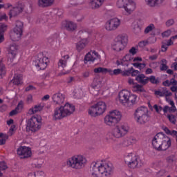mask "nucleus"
Segmentation results:
<instances>
[{
	"label": "nucleus",
	"mask_w": 177,
	"mask_h": 177,
	"mask_svg": "<svg viewBox=\"0 0 177 177\" xmlns=\"http://www.w3.org/2000/svg\"><path fill=\"white\" fill-rule=\"evenodd\" d=\"M64 95H63L61 93H56L55 94L53 95L52 96V100L53 101V102L55 104H58L59 106H60V104H63V103H64Z\"/></svg>",
	"instance_id": "20"
},
{
	"label": "nucleus",
	"mask_w": 177,
	"mask_h": 177,
	"mask_svg": "<svg viewBox=\"0 0 177 177\" xmlns=\"http://www.w3.org/2000/svg\"><path fill=\"white\" fill-rule=\"evenodd\" d=\"M8 30V25L5 24H0V34H3Z\"/></svg>",
	"instance_id": "45"
},
{
	"label": "nucleus",
	"mask_w": 177,
	"mask_h": 177,
	"mask_svg": "<svg viewBox=\"0 0 177 177\" xmlns=\"http://www.w3.org/2000/svg\"><path fill=\"white\" fill-rule=\"evenodd\" d=\"M130 93H131L127 90H122L119 93V100L124 106H127Z\"/></svg>",
	"instance_id": "18"
},
{
	"label": "nucleus",
	"mask_w": 177,
	"mask_h": 177,
	"mask_svg": "<svg viewBox=\"0 0 177 177\" xmlns=\"http://www.w3.org/2000/svg\"><path fill=\"white\" fill-rule=\"evenodd\" d=\"M155 95L156 96H172V93L168 90H167V88H163L162 91H155Z\"/></svg>",
	"instance_id": "26"
},
{
	"label": "nucleus",
	"mask_w": 177,
	"mask_h": 177,
	"mask_svg": "<svg viewBox=\"0 0 177 177\" xmlns=\"http://www.w3.org/2000/svg\"><path fill=\"white\" fill-rule=\"evenodd\" d=\"M129 131V127L127 124H121L120 126H116L113 129L112 135L115 138H122V136H125L128 133Z\"/></svg>",
	"instance_id": "12"
},
{
	"label": "nucleus",
	"mask_w": 177,
	"mask_h": 177,
	"mask_svg": "<svg viewBox=\"0 0 177 177\" xmlns=\"http://www.w3.org/2000/svg\"><path fill=\"white\" fill-rule=\"evenodd\" d=\"M121 112L118 110H114L105 116L104 122L109 127H114L115 124H118V122L121 121Z\"/></svg>",
	"instance_id": "8"
},
{
	"label": "nucleus",
	"mask_w": 177,
	"mask_h": 177,
	"mask_svg": "<svg viewBox=\"0 0 177 177\" xmlns=\"http://www.w3.org/2000/svg\"><path fill=\"white\" fill-rule=\"evenodd\" d=\"M35 174L36 175V177H44V175H45V173H44L43 171H35Z\"/></svg>",
	"instance_id": "60"
},
{
	"label": "nucleus",
	"mask_w": 177,
	"mask_h": 177,
	"mask_svg": "<svg viewBox=\"0 0 177 177\" xmlns=\"http://www.w3.org/2000/svg\"><path fill=\"white\" fill-rule=\"evenodd\" d=\"M17 153L18 156H21V158H28V157H31V148L28 147H19L17 149Z\"/></svg>",
	"instance_id": "14"
},
{
	"label": "nucleus",
	"mask_w": 177,
	"mask_h": 177,
	"mask_svg": "<svg viewBox=\"0 0 177 177\" xmlns=\"http://www.w3.org/2000/svg\"><path fill=\"white\" fill-rule=\"evenodd\" d=\"M15 27L24 30V23L20 20H16Z\"/></svg>",
	"instance_id": "44"
},
{
	"label": "nucleus",
	"mask_w": 177,
	"mask_h": 177,
	"mask_svg": "<svg viewBox=\"0 0 177 177\" xmlns=\"http://www.w3.org/2000/svg\"><path fill=\"white\" fill-rule=\"evenodd\" d=\"M171 45H174V41H172L171 38L167 41H162L161 46L162 52H167L168 46H171Z\"/></svg>",
	"instance_id": "30"
},
{
	"label": "nucleus",
	"mask_w": 177,
	"mask_h": 177,
	"mask_svg": "<svg viewBox=\"0 0 177 177\" xmlns=\"http://www.w3.org/2000/svg\"><path fill=\"white\" fill-rule=\"evenodd\" d=\"M137 142L136 138L133 137H130L128 139L124 140V145L125 146H131V145H133Z\"/></svg>",
	"instance_id": "37"
},
{
	"label": "nucleus",
	"mask_w": 177,
	"mask_h": 177,
	"mask_svg": "<svg viewBox=\"0 0 177 177\" xmlns=\"http://www.w3.org/2000/svg\"><path fill=\"white\" fill-rule=\"evenodd\" d=\"M15 128H16V126L12 125L11 127L9 129L8 133L10 136H12L13 135V131H15Z\"/></svg>",
	"instance_id": "63"
},
{
	"label": "nucleus",
	"mask_w": 177,
	"mask_h": 177,
	"mask_svg": "<svg viewBox=\"0 0 177 177\" xmlns=\"http://www.w3.org/2000/svg\"><path fill=\"white\" fill-rule=\"evenodd\" d=\"M21 35H23L12 30V32L10 33V39H12L14 42H16L17 41H20V39L21 38Z\"/></svg>",
	"instance_id": "32"
},
{
	"label": "nucleus",
	"mask_w": 177,
	"mask_h": 177,
	"mask_svg": "<svg viewBox=\"0 0 177 177\" xmlns=\"http://www.w3.org/2000/svg\"><path fill=\"white\" fill-rule=\"evenodd\" d=\"M90 75H91V71H86L82 73V78L86 80V78H89Z\"/></svg>",
	"instance_id": "49"
},
{
	"label": "nucleus",
	"mask_w": 177,
	"mask_h": 177,
	"mask_svg": "<svg viewBox=\"0 0 177 177\" xmlns=\"http://www.w3.org/2000/svg\"><path fill=\"white\" fill-rule=\"evenodd\" d=\"M134 120L139 125H145V124L149 122L150 120L149 109L145 106H141L136 109L134 113Z\"/></svg>",
	"instance_id": "4"
},
{
	"label": "nucleus",
	"mask_w": 177,
	"mask_h": 177,
	"mask_svg": "<svg viewBox=\"0 0 177 177\" xmlns=\"http://www.w3.org/2000/svg\"><path fill=\"white\" fill-rule=\"evenodd\" d=\"M149 81H150L151 84H155L157 85V84H160V80H158V78H156V76L151 75L149 77Z\"/></svg>",
	"instance_id": "43"
},
{
	"label": "nucleus",
	"mask_w": 177,
	"mask_h": 177,
	"mask_svg": "<svg viewBox=\"0 0 177 177\" xmlns=\"http://www.w3.org/2000/svg\"><path fill=\"white\" fill-rule=\"evenodd\" d=\"M0 169L1 171H5L6 169H8V165H6V162H0Z\"/></svg>",
	"instance_id": "52"
},
{
	"label": "nucleus",
	"mask_w": 177,
	"mask_h": 177,
	"mask_svg": "<svg viewBox=\"0 0 177 177\" xmlns=\"http://www.w3.org/2000/svg\"><path fill=\"white\" fill-rule=\"evenodd\" d=\"M74 111H75V106L73 104L66 103L64 106L55 109L54 113L53 114V120L54 121L62 120L64 118V117L71 115Z\"/></svg>",
	"instance_id": "3"
},
{
	"label": "nucleus",
	"mask_w": 177,
	"mask_h": 177,
	"mask_svg": "<svg viewBox=\"0 0 177 177\" xmlns=\"http://www.w3.org/2000/svg\"><path fill=\"white\" fill-rule=\"evenodd\" d=\"M167 118H168L169 121H170V122H171V124H175L176 119H175L174 115H173V114L168 115Z\"/></svg>",
	"instance_id": "50"
},
{
	"label": "nucleus",
	"mask_w": 177,
	"mask_h": 177,
	"mask_svg": "<svg viewBox=\"0 0 177 177\" xmlns=\"http://www.w3.org/2000/svg\"><path fill=\"white\" fill-rule=\"evenodd\" d=\"M97 59H100V55L96 51H93L92 54L91 53H88L85 57H84V63L86 64L88 62H94L95 60H97Z\"/></svg>",
	"instance_id": "19"
},
{
	"label": "nucleus",
	"mask_w": 177,
	"mask_h": 177,
	"mask_svg": "<svg viewBox=\"0 0 177 177\" xmlns=\"http://www.w3.org/2000/svg\"><path fill=\"white\" fill-rule=\"evenodd\" d=\"M152 146L158 151L167 150L171 147V138L164 133H158L152 140Z\"/></svg>",
	"instance_id": "2"
},
{
	"label": "nucleus",
	"mask_w": 177,
	"mask_h": 177,
	"mask_svg": "<svg viewBox=\"0 0 177 177\" xmlns=\"http://www.w3.org/2000/svg\"><path fill=\"white\" fill-rule=\"evenodd\" d=\"M19 48L16 44L12 43L8 47V53L11 55V58L15 59L16 57V55H17V50Z\"/></svg>",
	"instance_id": "23"
},
{
	"label": "nucleus",
	"mask_w": 177,
	"mask_h": 177,
	"mask_svg": "<svg viewBox=\"0 0 177 177\" xmlns=\"http://www.w3.org/2000/svg\"><path fill=\"white\" fill-rule=\"evenodd\" d=\"M8 15H6V13L0 15V21H3V20H5V21H8Z\"/></svg>",
	"instance_id": "61"
},
{
	"label": "nucleus",
	"mask_w": 177,
	"mask_h": 177,
	"mask_svg": "<svg viewBox=\"0 0 177 177\" xmlns=\"http://www.w3.org/2000/svg\"><path fill=\"white\" fill-rule=\"evenodd\" d=\"M1 138H3V140H4L6 142V140L9 139V136L3 133H0V139Z\"/></svg>",
	"instance_id": "59"
},
{
	"label": "nucleus",
	"mask_w": 177,
	"mask_h": 177,
	"mask_svg": "<svg viewBox=\"0 0 177 177\" xmlns=\"http://www.w3.org/2000/svg\"><path fill=\"white\" fill-rule=\"evenodd\" d=\"M64 28L66 30V31H70L71 32H73V31H75V30H77V24H75L73 21H65L64 24Z\"/></svg>",
	"instance_id": "21"
},
{
	"label": "nucleus",
	"mask_w": 177,
	"mask_h": 177,
	"mask_svg": "<svg viewBox=\"0 0 177 177\" xmlns=\"http://www.w3.org/2000/svg\"><path fill=\"white\" fill-rule=\"evenodd\" d=\"M109 68H103V67H98L94 68L93 71L95 74H99L101 73V74H107L109 73Z\"/></svg>",
	"instance_id": "35"
},
{
	"label": "nucleus",
	"mask_w": 177,
	"mask_h": 177,
	"mask_svg": "<svg viewBox=\"0 0 177 177\" xmlns=\"http://www.w3.org/2000/svg\"><path fill=\"white\" fill-rule=\"evenodd\" d=\"M171 30H167L162 33V37L163 38H168L171 35Z\"/></svg>",
	"instance_id": "51"
},
{
	"label": "nucleus",
	"mask_w": 177,
	"mask_h": 177,
	"mask_svg": "<svg viewBox=\"0 0 177 177\" xmlns=\"http://www.w3.org/2000/svg\"><path fill=\"white\" fill-rule=\"evenodd\" d=\"M10 82H12L14 85H21L23 84V76L21 75H15Z\"/></svg>",
	"instance_id": "29"
},
{
	"label": "nucleus",
	"mask_w": 177,
	"mask_h": 177,
	"mask_svg": "<svg viewBox=\"0 0 177 177\" xmlns=\"http://www.w3.org/2000/svg\"><path fill=\"white\" fill-rule=\"evenodd\" d=\"M167 27H171V26H174L175 24V21L172 19H169L165 23Z\"/></svg>",
	"instance_id": "55"
},
{
	"label": "nucleus",
	"mask_w": 177,
	"mask_h": 177,
	"mask_svg": "<svg viewBox=\"0 0 177 177\" xmlns=\"http://www.w3.org/2000/svg\"><path fill=\"white\" fill-rule=\"evenodd\" d=\"M136 81L139 82V84H142V85H146L149 83V77H146L145 74H140L136 77Z\"/></svg>",
	"instance_id": "25"
},
{
	"label": "nucleus",
	"mask_w": 177,
	"mask_h": 177,
	"mask_svg": "<svg viewBox=\"0 0 177 177\" xmlns=\"http://www.w3.org/2000/svg\"><path fill=\"white\" fill-rule=\"evenodd\" d=\"M128 82L129 85L132 86L133 92H137V93H143L146 92L143 86L140 85L138 83H135V82H133V79H129Z\"/></svg>",
	"instance_id": "17"
},
{
	"label": "nucleus",
	"mask_w": 177,
	"mask_h": 177,
	"mask_svg": "<svg viewBox=\"0 0 177 177\" xmlns=\"http://www.w3.org/2000/svg\"><path fill=\"white\" fill-rule=\"evenodd\" d=\"M129 52L131 55H132V56H135V55L137 53L136 48L135 47H132Z\"/></svg>",
	"instance_id": "62"
},
{
	"label": "nucleus",
	"mask_w": 177,
	"mask_h": 177,
	"mask_svg": "<svg viewBox=\"0 0 177 177\" xmlns=\"http://www.w3.org/2000/svg\"><path fill=\"white\" fill-rule=\"evenodd\" d=\"M127 44H128V36L119 35L113 39L111 48L115 52H121L125 49Z\"/></svg>",
	"instance_id": "5"
},
{
	"label": "nucleus",
	"mask_w": 177,
	"mask_h": 177,
	"mask_svg": "<svg viewBox=\"0 0 177 177\" xmlns=\"http://www.w3.org/2000/svg\"><path fill=\"white\" fill-rule=\"evenodd\" d=\"M106 102L102 101L98 102L88 109V114L91 117H97V115H102L106 111Z\"/></svg>",
	"instance_id": "9"
},
{
	"label": "nucleus",
	"mask_w": 177,
	"mask_h": 177,
	"mask_svg": "<svg viewBox=\"0 0 177 177\" xmlns=\"http://www.w3.org/2000/svg\"><path fill=\"white\" fill-rule=\"evenodd\" d=\"M133 31L134 32V34H136V35H139V34H140V32H142V28H140V26H139V24H135Z\"/></svg>",
	"instance_id": "39"
},
{
	"label": "nucleus",
	"mask_w": 177,
	"mask_h": 177,
	"mask_svg": "<svg viewBox=\"0 0 177 177\" xmlns=\"http://www.w3.org/2000/svg\"><path fill=\"white\" fill-rule=\"evenodd\" d=\"M136 99H138V96L134 94H129V99L127 100V102L126 104V107H129V109H132L133 106L136 104Z\"/></svg>",
	"instance_id": "22"
},
{
	"label": "nucleus",
	"mask_w": 177,
	"mask_h": 177,
	"mask_svg": "<svg viewBox=\"0 0 177 177\" xmlns=\"http://www.w3.org/2000/svg\"><path fill=\"white\" fill-rule=\"evenodd\" d=\"M44 109V105L39 104L34 106V108L29 110L30 114H35V113H38V111H41Z\"/></svg>",
	"instance_id": "34"
},
{
	"label": "nucleus",
	"mask_w": 177,
	"mask_h": 177,
	"mask_svg": "<svg viewBox=\"0 0 177 177\" xmlns=\"http://www.w3.org/2000/svg\"><path fill=\"white\" fill-rule=\"evenodd\" d=\"M116 5L119 9H121V8H125V2H124V0H118Z\"/></svg>",
	"instance_id": "48"
},
{
	"label": "nucleus",
	"mask_w": 177,
	"mask_h": 177,
	"mask_svg": "<svg viewBox=\"0 0 177 177\" xmlns=\"http://www.w3.org/2000/svg\"><path fill=\"white\" fill-rule=\"evenodd\" d=\"M161 64L160 66V71H167L168 70V66H167V59H163L161 60Z\"/></svg>",
	"instance_id": "38"
},
{
	"label": "nucleus",
	"mask_w": 177,
	"mask_h": 177,
	"mask_svg": "<svg viewBox=\"0 0 177 177\" xmlns=\"http://www.w3.org/2000/svg\"><path fill=\"white\" fill-rule=\"evenodd\" d=\"M53 3V0H39L38 6L40 8H46L48 6H52Z\"/></svg>",
	"instance_id": "28"
},
{
	"label": "nucleus",
	"mask_w": 177,
	"mask_h": 177,
	"mask_svg": "<svg viewBox=\"0 0 177 177\" xmlns=\"http://www.w3.org/2000/svg\"><path fill=\"white\" fill-rule=\"evenodd\" d=\"M124 162L129 168H132L133 169H135V168H140L143 165V162H142V160H140V157L132 153H129L124 158Z\"/></svg>",
	"instance_id": "7"
},
{
	"label": "nucleus",
	"mask_w": 177,
	"mask_h": 177,
	"mask_svg": "<svg viewBox=\"0 0 177 177\" xmlns=\"http://www.w3.org/2000/svg\"><path fill=\"white\" fill-rule=\"evenodd\" d=\"M133 57L131 54H127L124 57L122 58L123 62H131V60H133Z\"/></svg>",
	"instance_id": "47"
},
{
	"label": "nucleus",
	"mask_w": 177,
	"mask_h": 177,
	"mask_svg": "<svg viewBox=\"0 0 177 177\" xmlns=\"http://www.w3.org/2000/svg\"><path fill=\"white\" fill-rule=\"evenodd\" d=\"M156 27L154 26V24H151L148 26H147L144 30L145 34H149L151 31H153Z\"/></svg>",
	"instance_id": "41"
},
{
	"label": "nucleus",
	"mask_w": 177,
	"mask_h": 177,
	"mask_svg": "<svg viewBox=\"0 0 177 177\" xmlns=\"http://www.w3.org/2000/svg\"><path fill=\"white\" fill-rule=\"evenodd\" d=\"M41 122V119H38V118L32 116L27 122V131H31V132H37V131L41 129V127H42V123Z\"/></svg>",
	"instance_id": "10"
},
{
	"label": "nucleus",
	"mask_w": 177,
	"mask_h": 177,
	"mask_svg": "<svg viewBox=\"0 0 177 177\" xmlns=\"http://www.w3.org/2000/svg\"><path fill=\"white\" fill-rule=\"evenodd\" d=\"M170 85L176 86L177 85V81L176 80L172 78L170 80Z\"/></svg>",
	"instance_id": "64"
},
{
	"label": "nucleus",
	"mask_w": 177,
	"mask_h": 177,
	"mask_svg": "<svg viewBox=\"0 0 177 177\" xmlns=\"http://www.w3.org/2000/svg\"><path fill=\"white\" fill-rule=\"evenodd\" d=\"M103 2L104 0H91L90 5L92 9H99V7L103 5Z\"/></svg>",
	"instance_id": "27"
},
{
	"label": "nucleus",
	"mask_w": 177,
	"mask_h": 177,
	"mask_svg": "<svg viewBox=\"0 0 177 177\" xmlns=\"http://www.w3.org/2000/svg\"><path fill=\"white\" fill-rule=\"evenodd\" d=\"M100 81H99L97 79H94L91 86L93 89H96V88H97V86L100 84Z\"/></svg>",
	"instance_id": "46"
},
{
	"label": "nucleus",
	"mask_w": 177,
	"mask_h": 177,
	"mask_svg": "<svg viewBox=\"0 0 177 177\" xmlns=\"http://www.w3.org/2000/svg\"><path fill=\"white\" fill-rule=\"evenodd\" d=\"M139 75H140V72L138 70H135L133 68V70H131V77H137Z\"/></svg>",
	"instance_id": "56"
},
{
	"label": "nucleus",
	"mask_w": 177,
	"mask_h": 177,
	"mask_svg": "<svg viewBox=\"0 0 177 177\" xmlns=\"http://www.w3.org/2000/svg\"><path fill=\"white\" fill-rule=\"evenodd\" d=\"M109 73L111 75H118L120 74L122 75V71L120 68L114 69L113 71L111 69H109Z\"/></svg>",
	"instance_id": "40"
},
{
	"label": "nucleus",
	"mask_w": 177,
	"mask_h": 177,
	"mask_svg": "<svg viewBox=\"0 0 177 177\" xmlns=\"http://www.w3.org/2000/svg\"><path fill=\"white\" fill-rule=\"evenodd\" d=\"M15 110H17L18 113H21V110H23V102H19L18 105L15 108Z\"/></svg>",
	"instance_id": "53"
},
{
	"label": "nucleus",
	"mask_w": 177,
	"mask_h": 177,
	"mask_svg": "<svg viewBox=\"0 0 177 177\" xmlns=\"http://www.w3.org/2000/svg\"><path fill=\"white\" fill-rule=\"evenodd\" d=\"M86 158L82 155H76L67 161V165L73 169H81L85 167Z\"/></svg>",
	"instance_id": "6"
},
{
	"label": "nucleus",
	"mask_w": 177,
	"mask_h": 177,
	"mask_svg": "<svg viewBox=\"0 0 177 177\" xmlns=\"http://www.w3.org/2000/svg\"><path fill=\"white\" fill-rule=\"evenodd\" d=\"M68 59H70V56L68 55L62 57V58L59 61L58 66L64 68V67L67 66V60H68Z\"/></svg>",
	"instance_id": "31"
},
{
	"label": "nucleus",
	"mask_w": 177,
	"mask_h": 177,
	"mask_svg": "<svg viewBox=\"0 0 177 177\" xmlns=\"http://www.w3.org/2000/svg\"><path fill=\"white\" fill-rule=\"evenodd\" d=\"M135 9H136V3H135L133 0H127L124 4V10L126 12V15H132Z\"/></svg>",
	"instance_id": "16"
},
{
	"label": "nucleus",
	"mask_w": 177,
	"mask_h": 177,
	"mask_svg": "<svg viewBox=\"0 0 177 177\" xmlns=\"http://www.w3.org/2000/svg\"><path fill=\"white\" fill-rule=\"evenodd\" d=\"M86 46L85 40H82L76 44V49L77 52H81Z\"/></svg>",
	"instance_id": "33"
},
{
	"label": "nucleus",
	"mask_w": 177,
	"mask_h": 177,
	"mask_svg": "<svg viewBox=\"0 0 177 177\" xmlns=\"http://www.w3.org/2000/svg\"><path fill=\"white\" fill-rule=\"evenodd\" d=\"M153 109L156 110V113H158V114H160V113H161V111H162V108L161 106L155 104L153 105Z\"/></svg>",
	"instance_id": "54"
},
{
	"label": "nucleus",
	"mask_w": 177,
	"mask_h": 177,
	"mask_svg": "<svg viewBox=\"0 0 177 177\" xmlns=\"http://www.w3.org/2000/svg\"><path fill=\"white\" fill-rule=\"evenodd\" d=\"M145 2L150 8H156V6H161L164 0H145Z\"/></svg>",
	"instance_id": "24"
},
{
	"label": "nucleus",
	"mask_w": 177,
	"mask_h": 177,
	"mask_svg": "<svg viewBox=\"0 0 177 177\" xmlns=\"http://www.w3.org/2000/svg\"><path fill=\"white\" fill-rule=\"evenodd\" d=\"M6 74V67L2 61H0V78H3Z\"/></svg>",
	"instance_id": "36"
},
{
	"label": "nucleus",
	"mask_w": 177,
	"mask_h": 177,
	"mask_svg": "<svg viewBox=\"0 0 177 177\" xmlns=\"http://www.w3.org/2000/svg\"><path fill=\"white\" fill-rule=\"evenodd\" d=\"M23 30L24 29H21L20 28H17L16 26H15V28H13V31L15 32H18L19 34H21L23 35Z\"/></svg>",
	"instance_id": "58"
},
{
	"label": "nucleus",
	"mask_w": 177,
	"mask_h": 177,
	"mask_svg": "<svg viewBox=\"0 0 177 177\" xmlns=\"http://www.w3.org/2000/svg\"><path fill=\"white\" fill-rule=\"evenodd\" d=\"M132 70H133V67H131V68H129L128 70H125L122 71V75L123 77H129V75H132Z\"/></svg>",
	"instance_id": "42"
},
{
	"label": "nucleus",
	"mask_w": 177,
	"mask_h": 177,
	"mask_svg": "<svg viewBox=\"0 0 177 177\" xmlns=\"http://www.w3.org/2000/svg\"><path fill=\"white\" fill-rule=\"evenodd\" d=\"M149 44V41H140L138 45L140 48H145V46H147Z\"/></svg>",
	"instance_id": "57"
},
{
	"label": "nucleus",
	"mask_w": 177,
	"mask_h": 177,
	"mask_svg": "<svg viewBox=\"0 0 177 177\" xmlns=\"http://www.w3.org/2000/svg\"><path fill=\"white\" fill-rule=\"evenodd\" d=\"M48 57L44 55V53H39L37 56V60L33 62V65L35 66L37 70H45L48 67Z\"/></svg>",
	"instance_id": "11"
},
{
	"label": "nucleus",
	"mask_w": 177,
	"mask_h": 177,
	"mask_svg": "<svg viewBox=\"0 0 177 177\" xmlns=\"http://www.w3.org/2000/svg\"><path fill=\"white\" fill-rule=\"evenodd\" d=\"M91 167V175L93 177H111L114 171L111 163L100 164L93 162Z\"/></svg>",
	"instance_id": "1"
},
{
	"label": "nucleus",
	"mask_w": 177,
	"mask_h": 177,
	"mask_svg": "<svg viewBox=\"0 0 177 177\" xmlns=\"http://www.w3.org/2000/svg\"><path fill=\"white\" fill-rule=\"evenodd\" d=\"M23 10H24V6L21 3H19L17 6L12 8L8 14L10 19L12 17H17L20 13H23Z\"/></svg>",
	"instance_id": "15"
},
{
	"label": "nucleus",
	"mask_w": 177,
	"mask_h": 177,
	"mask_svg": "<svg viewBox=\"0 0 177 177\" xmlns=\"http://www.w3.org/2000/svg\"><path fill=\"white\" fill-rule=\"evenodd\" d=\"M121 26V20L118 18L109 19L105 24L106 31H115Z\"/></svg>",
	"instance_id": "13"
}]
</instances>
